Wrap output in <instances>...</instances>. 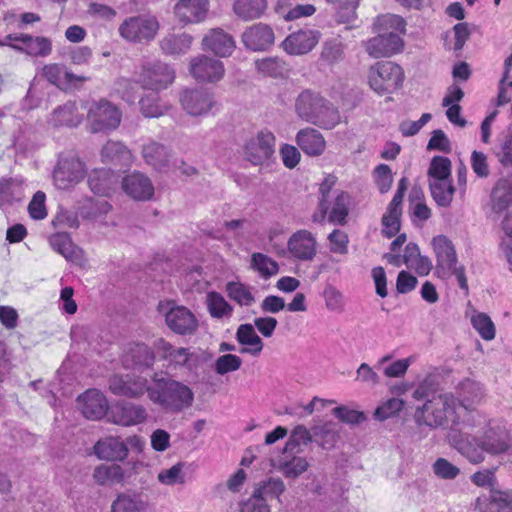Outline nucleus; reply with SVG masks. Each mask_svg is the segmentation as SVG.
<instances>
[{"label": "nucleus", "mask_w": 512, "mask_h": 512, "mask_svg": "<svg viewBox=\"0 0 512 512\" xmlns=\"http://www.w3.org/2000/svg\"><path fill=\"white\" fill-rule=\"evenodd\" d=\"M460 403L452 393H442L415 408L414 420L418 426L432 429L449 428L448 441L471 463L483 461L481 452L473 445L467 432L462 431Z\"/></svg>", "instance_id": "obj_1"}, {"label": "nucleus", "mask_w": 512, "mask_h": 512, "mask_svg": "<svg viewBox=\"0 0 512 512\" xmlns=\"http://www.w3.org/2000/svg\"><path fill=\"white\" fill-rule=\"evenodd\" d=\"M377 36L366 43V51L373 58L390 57L399 53L404 45L401 34L405 33V20L395 14L378 16L374 21Z\"/></svg>", "instance_id": "obj_2"}, {"label": "nucleus", "mask_w": 512, "mask_h": 512, "mask_svg": "<svg viewBox=\"0 0 512 512\" xmlns=\"http://www.w3.org/2000/svg\"><path fill=\"white\" fill-rule=\"evenodd\" d=\"M148 398L164 412L175 414L192 406L194 393L180 381L154 376L148 389Z\"/></svg>", "instance_id": "obj_3"}, {"label": "nucleus", "mask_w": 512, "mask_h": 512, "mask_svg": "<svg viewBox=\"0 0 512 512\" xmlns=\"http://www.w3.org/2000/svg\"><path fill=\"white\" fill-rule=\"evenodd\" d=\"M295 112L305 122L332 129L341 121L339 110L319 92L306 89L295 99Z\"/></svg>", "instance_id": "obj_4"}, {"label": "nucleus", "mask_w": 512, "mask_h": 512, "mask_svg": "<svg viewBox=\"0 0 512 512\" xmlns=\"http://www.w3.org/2000/svg\"><path fill=\"white\" fill-rule=\"evenodd\" d=\"M154 349L160 360L165 362L169 369H185L195 372L200 365V356L186 347H176L163 338L154 341Z\"/></svg>", "instance_id": "obj_5"}, {"label": "nucleus", "mask_w": 512, "mask_h": 512, "mask_svg": "<svg viewBox=\"0 0 512 512\" xmlns=\"http://www.w3.org/2000/svg\"><path fill=\"white\" fill-rule=\"evenodd\" d=\"M402 82V69L393 62L378 63L370 71V87L380 95L392 93L402 85Z\"/></svg>", "instance_id": "obj_6"}, {"label": "nucleus", "mask_w": 512, "mask_h": 512, "mask_svg": "<svg viewBox=\"0 0 512 512\" xmlns=\"http://www.w3.org/2000/svg\"><path fill=\"white\" fill-rule=\"evenodd\" d=\"M174 79V69L160 60H148L142 64L140 82L145 89L159 92L171 85Z\"/></svg>", "instance_id": "obj_7"}, {"label": "nucleus", "mask_w": 512, "mask_h": 512, "mask_svg": "<svg viewBox=\"0 0 512 512\" xmlns=\"http://www.w3.org/2000/svg\"><path fill=\"white\" fill-rule=\"evenodd\" d=\"M87 117L93 133L114 130L121 122L120 110L104 99L90 104Z\"/></svg>", "instance_id": "obj_8"}, {"label": "nucleus", "mask_w": 512, "mask_h": 512, "mask_svg": "<svg viewBox=\"0 0 512 512\" xmlns=\"http://www.w3.org/2000/svg\"><path fill=\"white\" fill-rule=\"evenodd\" d=\"M159 29V23L152 16H133L119 26V34L130 42L152 40Z\"/></svg>", "instance_id": "obj_9"}, {"label": "nucleus", "mask_w": 512, "mask_h": 512, "mask_svg": "<svg viewBox=\"0 0 512 512\" xmlns=\"http://www.w3.org/2000/svg\"><path fill=\"white\" fill-rule=\"evenodd\" d=\"M182 109L190 116L208 115L216 106L214 94L204 88L184 89L179 95Z\"/></svg>", "instance_id": "obj_10"}, {"label": "nucleus", "mask_w": 512, "mask_h": 512, "mask_svg": "<svg viewBox=\"0 0 512 512\" xmlns=\"http://www.w3.org/2000/svg\"><path fill=\"white\" fill-rule=\"evenodd\" d=\"M275 153V137L267 130L260 131L244 146L245 158L253 165L268 164Z\"/></svg>", "instance_id": "obj_11"}, {"label": "nucleus", "mask_w": 512, "mask_h": 512, "mask_svg": "<svg viewBox=\"0 0 512 512\" xmlns=\"http://www.w3.org/2000/svg\"><path fill=\"white\" fill-rule=\"evenodd\" d=\"M287 250L293 259L310 262L317 254L316 237L306 229L298 230L288 239Z\"/></svg>", "instance_id": "obj_12"}, {"label": "nucleus", "mask_w": 512, "mask_h": 512, "mask_svg": "<svg viewBox=\"0 0 512 512\" xmlns=\"http://www.w3.org/2000/svg\"><path fill=\"white\" fill-rule=\"evenodd\" d=\"M189 70L196 81L206 83H216L225 74L223 62L206 55L192 58Z\"/></svg>", "instance_id": "obj_13"}, {"label": "nucleus", "mask_w": 512, "mask_h": 512, "mask_svg": "<svg viewBox=\"0 0 512 512\" xmlns=\"http://www.w3.org/2000/svg\"><path fill=\"white\" fill-rule=\"evenodd\" d=\"M147 416L144 406L127 401H120L112 405L108 413L109 421L126 427L144 423Z\"/></svg>", "instance_id": "obj_14"}, {"label": "nucleus", "mask_w": 512, "mask_h": 512, "mask_svg": "<svg viewBox=\"0 0 512 512\" xmlns=\"http://www.w3.org/2000/svg\"><path fill=\"white\" fill-rule=\"evenodd\" d=\"M149 387L147 378L140 375H114L109 380V389L113 394L128 398H140L144 393L148 394Z\"/></svg>", "instance_id": "obj_15"}, {"label": "nucleus", "mask_w": 512, "mask_h": 512, "mask_svg": "<svg viewBox=\"0 0 512 512\" xmlns=\"http://www.w3.org/2000/svg\"><path fill=\"white\" fill-rule=\"evenodd\" d=\"M165 323L175 334L186 336L198 329V320L194 313L185 306H171L165 312Z\"/></svg>", "instance_id": "obj_16"}, {"label": "nucleus", "mask_w": 512, "mask_h": 512, "mask_svg": "<svg viewBox=\"0 0 512 512\" xmlns=\"http://www.w3.org/2000/svg\"><path fill=\"white\" fill-rule=\"evenodd\" d=\"M83 177L84 165L74 157L60 158L53 171V180L59 189H67Z\"/></svg>", "instance_id": "obj_17"}, {"label": "nucleus", "mask_w": 512, "mask_h": 512, "mask_svg": "<svg viewBox=\"0 0 512 512\" xmlns=\"http://www.w3.org/2000/svg\"><path fill=\"white\" fill-rule=\"evenodd\" d=\"M433 247L436 254V270L438 276L443 279L451 277V271L457 267V256L452 242L443 235L433 238Z\"/></svg>", "instance_id": "obj_18"}, {"label": "nucleus", "mask_w": 512, "mask_h": 512, "mask_svg": "<svg viewBox=\"0 0 512 512\" xmlns=\"http://www.w3.org/2000/svg\"><path fill=\"white\" fill-rule=\"evenodd\" d=\"M42 76L61 90L78 88L88 80V77L76 75L59 63L45 65L42 68Z\"/></svg>", "instance_id": "obj_19"}, {"label": "nucleus", "mask_w": 512, "mask_h": 512, "mask_svg": "<svg viewBox=\"0 0 512 512\" xmlns=\"http://www.w3.org/2000/svg\"><path fill=\"white\" fill-rule=\"evenodd\" d=\"M274 40L273 29L264 23L253 24L242 34L244 46L251 51H266L273 46Z\"/></svg>", "instance_id": "obj_20"}, {"label": "nucleus", "mask_w": 512, "mask_h": 512, "mask_svg": "<svg viewBox=\"0 0 512 512\" xmlns=\"http://www.w3.org/2000/svg\"><path fill=\"white\" fill-rule=\"evenodd\" d=\"M319 39L318 31L299 30L289 34L281 43V47L289 55H304L317 45Z\"/></svg>", "instance_id": "obj_21"}, {"label": "nucleus", "mask_w": 512, "mask_h": 512, "mask_svg": "<svg viewBox=\"0 0 512 512\" xmlns=\"http://www.w3.org/2000/svg\"><path fill=\"white\" fill-rule=\"evenodd\" d=\"M81 412L87 419L98 420L108 416V401L103 393L96 389H90L77 399Z\"/></svg>", "instance_id": "obj_22"}, {"label": "nucleus", "mask_w": 512, "mask_h": 512, "mask_svg": "<svg viewBox=\"0 0 512 512\" xmlns=\"http://www.w3.org/2000/svg\"><path fill=\"white\" fill-rule=\"evenodd\" d=\"M124 192L136 201H148L154 195V186L148 176L133 172L122 179Z\"/></svg>", "instance_id": "obj_23"}, {"label": "nucleus", "mask_w": 512, "mask_h": 512, "mask_svg": "<svg viewBox=\"0 0 512 512\" xmlns=\"http://www.w3.org/2000/svg\"><path fill=\"white\" fill-rule=\"evenodd\" d=\"M202 47L219 57H228L233 53L236 45L230 34L221 28H214L203 37Z\"/></svg>", "instance_id": "obj_24"}, {"label": "nucleus", "mask_w": 512, "mask_h": 512, "mask_svg": "<svg viewBox=\"0 0 512 512\" xmlns=\"http://www.w3.org/2000/svg\"><path fill=\"white\" fill-rule=\"evenodd\" d=\"M208 0H180L174 8L175 16L182 24L199 23L208 12Z\"/></svg>", "instance_id": "obj_25"}, {"label": "nucleus", "mask_w": 512, "mask_h": 512, "mask_svg": "<svg viewBox=\"0 0 512 512\" xmlns=\"http://www.w3.org/2000/svg\"><path fill=\"white\" fill-rule=\"evenodd\" d=\"M119 182V175L111 169L92 170L88 175V185L94 194L109 196Z\"/></svg>", "instance_id": "obj_26"}, {"label": "nucleus", "mask_w": 512, "mask_h": 512, "mask_svg": "<svg viewBox=\"0 0 512 512\" xmlns=\"http://www.w3.org/2000/svg\"><path fill=\"white\" fill-rule=\"evenodd\" d=\"M94 453L99 459L122 461L127 457V444L119 437H106L94 445Z\"/></svg>", "instance_id": "obj_27"}, {"label": "nucleus", "mask_w": 512, "mask_h": 512, "mask_svg": "<svg viewBox=\"0 0 512 512\" xmlns=\"http://www.w3.org/2000/svg\"><path fill=\"white\" fill-rule=\"evenodd\" d=\"M122 362L126 368L146 369L153 366L155 354L146 344L136 343L124 354Z\"/></svg>", "instance_id": "obj_28"}, {"label": "nucleus", "mask_w": 512, "mask_h": 512, "mask_svg": "<svg viewBox=\"0 0 512 512\" xmlns=\"http://www.w3.org/2000/svg\"><path fill=\"white\" fill-rule=\"evenodd\" d=\"M295 140L300 149L309 156L321 155L326 147L323 135L311 127L299 130Z\"/></svg>", "instance_id": "obj_29"}, {"label": "nucleus", "mask_w": 512, "mask_h": 512, "mask_svg": "<svg viewBox=\"0 0 512 512\" xmlns=\"http://www.w3.org/2000/svg\"><path fill=\"white\" fill-rule=\"evenodd\" d=\"M49 122L54 127H76L82 122V115L79 113L76 103L68 101L53 110Z\"/></svg>", "instance_id": "obj_30"}, {"label": "nucleus", "mask_w": 512, "mask_h": 512, "mask_svg": "<svg viewBox=\"0 0 512 512\" xmlns=\"http://www.w3.org/2000/svg\"><path fill=\"white\" fill-rule=\"evenodd\" d=\"M236 340L242 346H247L240 350L241 353H248L252 356H259L263 350L262 339L256 333L252 324H241L236 331Z\"/></svg>", "instance_id": "obj_31"}, {"label": "nucleus", "mask_w": 512, "mask_h": 512, "mask_svg": "<svg viewBox=\"0 0 512 512\" xmlns=\"http://www.w3.org/2000/svg\"><path fill=\"white\" fill-rule=\"evenodd\" d=\"M470 440L474 443V438L470 437ZM473 445L481 454H483V451L494 456L505 454L508 457V461L512 463V445L508 435H487L481 443V448L475 444ZM482 456L484 457V455Z\"/></svg>", "instance_id": "obj_32"}, {"label": "nucleus", "mask_w": 512, "mask_h": 512, "mask_svg": "<svg viewBox=\"0 0 512 512\" xmlns=\"http://www.w3.org/2000/svg\"><path fill=\"white\" fill-rule=\"evenodd\" d=\"M475 509L478 512H512V491H499L491 499L477 498Z\"/></svg>", "instance_id": "obj_33"}, {"label": "nucleus", "mask_w": 512, "mask_h": 512, "mask_svg": "<svg viewBox=\"0 0 512 512\" xmlns=\"http://www.w3.org/2000/svg\"><path fill=\"white\" fill-rule=\"evenodd\" d=\"M142 156L147 164L155 170L164 171L170 167V153L168 149L160 143L149 142L143 146Z\"/></svg>", "instance_id": "obj_34"}, {"label": "nucleus", "mask_w": 512, "mask_h": 512, "mask_svg": "<svg viewBox=\"0 0 512 512\" xmlns=\"http://www.w3.org/2000/svg\"><path fill=\"white\" fill-rule=\"evenodd\" d=\"M20 45H13V49L19 52L26 53L30 56H48L52 51V43L46 37H33L28 34H23Z\"/></svg>", "instance_id": "obj_35"}, {"label": "nucleus", "mask_w": 512, "mask_h": 512, "mask_svg": "<svg viewBox=\"0 0 512 512\" xmlns=\"http://www.w3.org/2000/svg\"><path fill=\"white\" fill-rule=\"evenodd\" d=\"M147 502L135 492L119 493L111 504V512H146Z\"/></svg>", "instance_id": "obj_36"}, {"label": "nucleus", "mask_w": 512, "mask_h": 512, "mask_svg": "<svg viewBox=\"0 0 512 512\" xmlns=\"http://www.w3.org/2000/svg\"><path fill=\"white\" fill-rule=\"evenodd\" d=\"M192 36L187 33L168 34L160 41V48L166 55H182L186 54L192 45Z\"/></svg>", "instance_id": "obj_37"}, {"label": "nucleus", "mask_w": 512, "mask_h": 512, "mask_svg": "<svg viewBox=\"0 0 512 512\" xmlns=\"http://www.w3.org/2000/svg\"><path fill=\"white\" fill-rule=\"evenodd\" d=\"M139 106L142 115L146 118L161 117L171 109V105L164 101L158 95V92L149 93L141 97Z\"/></svg>", "instance_id": "obj_38"}, {"label": "nucleus", "mask_w": 512, "mask_h": 512, "mask_svg": "<svg viewBox=\"0 0 512 512\" xmlns=\"http://www.w3.org/2000/svg\"><path fill=\"white\" fill-rule=\"evenodd\" d=\"M101 158L104 163L128 164L131 152L123 143L110 140L103 146Z\"/></svg>", "instance_id": "obj_39"}, {"label": "nucleus", "mask_w": 512, "mask_h": 512, "mask_svg": "<svg viewBox=\"0 0 512 512\" xmlns=\"http://www.w3.org/2000/svg\"><path fill=\"white\" fill-rule=\"evenodd\" d=\"M429 188L431 191V195L438 206H450L455 192V188L453 186L451 178L441 180H429Z\"/></svg>", "instance_id": "obj_40"}, {"label": "nucleus", "mask_w": 512, "mask_h": 512, "mask_svg": "<svg viewBox=\"0 0 512 512\" xmlns=\"http://www.w3.org/2000/svg\"><path fill=\"white\" fill-rule=\"evenodd\" d=\"M266 0H235L234 13L244 21L257 19L266 9Z\"/></svg>", "instance_id": "obj_41"}, {"label": "nucleus", "mask_w": 512, "mask_h": 512, "mask_svg": "<svg viewBox=\"0 0 512 512\" xmlns=\"http://www.w3.org/2000/svg\"><path fill=\"white\" fill-rule=\"evenodd\" d=\"M250 267L265 280L279 273V264L268 255L260 252L251 255Z\"/></svg>", "instance_id": "obj_42"}, {"label": "nucleus", "mask_w": 512, "mask_h": 512, "mask_svg": "<svg viewBox=\"0 0 512 512\" xmlns=\"http://www.w3.org/2000/svg\"><path fill=\"white\" fill-rule=\"evenodd\" d=\"M206 305L212 318L223 319L232 316L233 307L218 292L212 291L206 295Z\"/></svg>", "instance_id": "obj_43"}, {"label": "nucleus", "mask_w": 512, "mask_h": 512, "mask_svg": "<svg viewBox=\"0 0 512 512\" xmlns=\"http://www.w3.org/2000/svg\"><path fill=\"white\" fill-rule=\"evenodd\" d=\"M226 292L229 298L240 306H251L255 302L251 288L241 282H228L226 284Z\"/></svg>", "instance_id": "obj_44"}, {"label": "nucleus", "mask_w": 512, "mask_h": 512, "mask_svg": "<svg viewBox=\"0 0 512 512\" xmlns=\"http://www.w3.org/2000/svg\"><path fill=\"white\" fill-rule=\"evenodd\" d=\"M93 478L100 485L119 482L123 479V470L119 465H100L95 468Z\"/></svg>", "instance_id": "obj_45"}, {"label": "nucleus", "mask_w": 512, "mask_h": 512, "mask_svg": "<svg viewBox=\"0 0 512 512\" xmlns=\"http://www.w3.org/2000/svg\"><path fill=\"white\" fill-rule=\"evenodd\" d=\"M312 441L310 431L304 425H297L291 432V435L286 442L284 452H299L301 445H307Z\"/></svg>", "instance_id": "obj_46"}, {"label": "nucleus", "mask_w": 512, "mask_h": 512, "mask_svg": "<svg viewBox=\"0 0 512 512\" xmlns=\"http://www.w3.org/2000/svg\"><path fill=\"white\" fill-rule=\"evenodd\" d=\"M492 208L495 212L504 211L512 202V189L506 183H498L492 190Z\"/></svg>", "instance_id": "obj_47"}, {"label": "nucleus", "mask_w": 512, "mask_h": 512, "mask_svg": "<svg viewBox=\"0 0 512 512\" xmlns=\"http://www.w3.org/2000/svg\"><path fill=\"white\" fill-rule=\"evenodd\" d=\"M49 243L52 249L70 260L75 253V246L67 233H56L49 238Z\"/></svg>", "instance_id": "obj_48"}, {"label": "nucleus", "mask_w": 512, "mask_h": 512, "mask_svg": "<svg viewBox=\"0 0 512 512\" xmlns=\"http://www.w3.org/2000/svg\"><path fill=\"white\" fill-rule=\"evenodd\" d=\"M344 44L338 39L326 41L323 44L321 60L329 65L341 61L344 57Z\"/></svg>", "instance_id": "obj_49"}, {"label": "nucleus", "mask_w": 512, "mask_h": 512, "mask_svg": "<svg viewBox=\"0 0 512 512\" xmlns=\"http://www.w3.org/2000/svg\"><path fill=\"white\" fill-rule=\"evenodd\" d=\"M429 180L451 178V161L447 157L435 156L428 169Z\"/></svg>", "instance_id": "obj_50"}, {"label": "nucleus", "mask_w": 512, "mask_h": 512, "mask_svg": "<svg viewBox=\"0 0 512 512\" xmlns=\"http://www.w3.org/2000/svg\"><path fill=\"white\" fill-rule=\"evenodd\" d=\"M473 328L484 340H492L495 337V326L490 317L485 313H477L472 316Z\"/></svg>", "instance_id": "obj_51"}, {"label": "nucleus", "mask_w": 512, "mask_h": 512, "mask_svg": "<svg viewBox=\"0 0 512 512\" xmlns=\"http://www.w3.org/2000/svg\"><path fill=\"white\" fill-rule=\"evenodd\" d=\"M285 490L284 482L278 478H270L260 484L254 493L265 500L266 497H279Z\"/></svg>", "instance_id": "obj_52"}, {"label": "nucleus", "mask_w": 512, "mask_h": 512, "mask_svg": "<svg viewBox=\"0 0 512 512\" xmlns=\"http://www.w3.org/2000/svg\"><path fill=\"white\" fill-rule=\"evenodd\" d=\"M404 401L399 398H390L379 405L374 412V417L377 420L383 421L402 410Z\"/></svg>", "instance_id": "obj_53"}, {"label": "nucleus", "mask_w": 512, "mask_h": 512, "mask_svg": "<svg viewBox=\"0 0 512 512\" xmlns=\"http://www.w3.org/2000/svg\"><path fill=\"white\" fill-rule=\"evenodd\" d=\"M242 365V359L235 354H224L217 358L214 364L215 372L225 375L237 371Z\"/></svg>", "instance_id": "obj_54"}, {"label": "nucleus", "mask_w": 512, "mask_h": 512, "mask_svg": "<svg viewBox=\"0 0 512 512\" xmlns=\"http://www.w3.org/2000/svg\"><path fill=\"white\" fill-rule=\"evenodd\" d=\"M442 394L438 392L432 379L426 378L420 382L412 393V398L416 401L428 403L432 398H436Z\"/></svg>", "instance_id": "obj_55"}, {"label": "nucleus", "mask_w": 512, "mask_h": 512, "mask_svg": "<svg viewBox=\"0 0 512 512\" xmlns=\"http://www.w3.org/2000/svg\"><path fill=\"white\" fill-rule=\"evenodd\" d=\"M184 464L179 462L169 469L162 470L158 474V480L162 484L173 486L183 484L185 482V474L183 472Z\"/></svg>", "instance_id": "obj_56"}, {"label": "nucleus", "mask_w": 512, "mask_h": 512, "mask_svg": "<svg viewBox=\"0 0 512 512\" xmlns=\"http://www.w3.org/2000/svg\"><path fill=\"white\" fill-rule=\"evenodd\" d=\"M335 184L334 176H327L324 181L321 183L319 191L321 194V200L319 203L320 214H314L312 219L314 222H322L325 219L326 213L329 209V205L327 203V195L330 192L331 188Z\"/></svg>", "instance_id": "obj_57"}, {"label": "nucleus", "mask_w": 512, "mask_h": 512, "mask_svg": "<svg viewBox=\"0 0 512 512\" xmlns=\"http://www.w3.org/2000/svg\"><path fill=\"white\" fill-rule=\"evenodd\" d=\"M401 211H392L388 210L382 217V234L386 238H392L395 236L400 230V216Z\"/></svg>", "instance_id": "obj_58"}, {"label": "nucleus", "mask_w": 512, "mask_h": 512, "mask_svg": "<svg viewBox=\"0 0 512 512\" xmlns=\"http://www.w3.org/2000/svg\"><path fill=\"white\" fill-rule=\"evenodd\" d=\"M348 199L349 196L346 193L339 194L335 203L332 207V210L329 215V221L337 224H343L348 215Z\"/></svg>", "instance_id": "obj_59"}, {"label": "nucleus", "mask_w": 512, "mask_h": 512, "mask_svg": "<svg viewBox=\"0 0 512 512\" xmlns=\"http://www.w3.org/2000/svg\"><path fill=\"white\" fill-rule=\"evenodd\" d=\"M308 468V462L303 457L294 456L288 461L281 463V470L286 477L296 478L305 472Z\"/></svg>", "instance_id": "obj_60"}, {"label": "nucleus", "mask_w": 512, "mask_h": 512, "mask_svg": "<svg viewBox=\"0 0 512 512\" xmlns=\"http://www.w3.org/2000/svg\"><path fill=\"white\" fill-rule=\"evenodd\" d=\"M376 185L380 193H386L392 186L393 177L390 167L386 164L378 165L374 170Z\"/></svg>", "instance_id": "obj_61"}, {"label": "nucleus", "mask_w": 512, "mask_h": 512, "mask_svg": "<svg viewBox=\"0 0 512 512\" xmlns=\"http://www.w3.org/2000/svg\"><path fill=\"white\" fill-rule=\"evenodd\" d=\"M328 240L330 243V251L332 253L341 254V255L347 254L349 238H348V235L344 231L339 230V229L333 230L329 234Z\"/></svg>", "instance_id": "obj_62"}, {"label": "nucleus", "mask_w": 512, "mask_h": 512, "mask_svg": "<svg viewBox=\"0 0 512 512\" xmlns=\"http://www.w3.org/2000/svg\"><path fill=\"white\" fill-rule=\"evenodd\" d=\"M255 65L258 72L269 77H277L283 71V64L277 58H264L256 61Z\"/></svg>", "instance_id": "obj_63"}, {"label": "nucleus", "mask_w": 512, "mask_h": 512, "mask_svg": "<svg viewBox=\"0 0 512 512\" xmlns=\"http://www.w3.org/2000/svg\"><path fill=\"white\" fill-rule=\"evenodd\" d=\"M46 195L42 191H37L28 205V212L31 218L42 220L47 216L45 206Z\"/></svg>", "instance_id": "obj_64"}]
</instances>
